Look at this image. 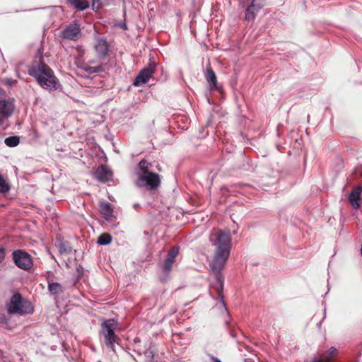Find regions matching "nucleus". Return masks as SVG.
Listing matches in <instances>:
<instances>
[{
  "label": "nucleus",
  "mask_w": 362,
  "mask_h": 362,
  "mask_svg": "<svg viewBox=\"0 0 362 362\" xmlns=\"http://www.w3.org/2000/svg\"><path fill=\"white\" fill-rule=\"evenodd\" d=\"M205 78L206 81L210 84L211 88H216V76L215 72L210 66H207L206 69Z\"/></svg>",
  "instance_id": "nucleus-17"
},
{
  "label": "nucleus",
  "mask_w": 362,
  "mask_h": 362,
  "mask_svg": "<svg viewBox=\"0 0 362 362\" xmlns=\"http://www.w3.org/2000/svg\"><path fill=\"white\" fill-rule=\"evenodd\" d=\"M10 187L6 180L4 179L2 175L0 174V192L6 193L8 192Z\"/></svg>",
  "instance_id": "nucleus-24"
},
{
  "label": "nucleus",
  "mask_w": 362,
  "mask_h": 362,
  "mask_svg": "<svg viewBox=\"0 0 362 362\" xmlns=\"http://www.w3.org/2000/svg\"><path fill=\"white\" fill-rule=\"evenodd\" d=\"M156 72V64H150L147 67L142 69L134 79L133 85L139 87L146 83Z\"/></svg>",
  "instance_id": "nucleus-7"
},
{
  "label": "nucleus",
  "mask_w": 362,
  "mask_h": 362,
  "mask_svg": "<svg viewBox=\"0 0 362 362\" xmlns=\"http://www.w3.org/2000/svg\"><path fill=\"white\" fill-rule=\"evenodd\" d=\"M211 360L213 361V362H221L218 358L214 356L211 357Z\"/></svg>",
  "instance_id": "nucleus-29"
},
{
  "label": "nucleus",
  "mask_w": 362,
  "mask_h": 362,
  "mask_svg": "<svg viewBox=\"0 0 362 362\" xmlns=\"http://www.w3.org/2000/svg\"><path fill=\"white\" fill-rule=\"evenodd\" d=\"M151 166V163L145 159L138 163L136 168L137 179L134 182L136 187L153 191L160 185V175L149 170Z\"/></svg>",
  "instance_id": "nucleus-3"
},
{
  "label": "nucleus",
  "mask_w": 362,
  "mask_h": 362,
  "mask_svg": "<svg viewBox=\"0 0 362 362\" xmlns=\"http://www.w3.org/2000/svg\"><path fill=\"white\" fill-rule=\"evenodd\" d=\"M13 259L15 264L23 270H28L33 266L30 255L23 250H15L13 252Z\"/></svg>",
  "instance_id": "nucleus-6"
},
{
  "label": "nucleus",
  "mask_w": 362,
  "mask_h": 362,
  "mask_svg": "<svg viewBox=\"0 0 362 362\" xmlns=\"http://www.w3.org/2000/svg\"><path fill=\"white\" fill-rule=\"evenodd\" d=\"M112 241V237L108 233H103L101 234L97 240V243L100 245H107L110 244Z\"/></svg>",
  "instance_id": "nucleus-21"
},
{
  "label": "nucleus",
  "mask_w": 362,
  "mask_h": 362,
  "mask_svg": "<svg viewBox=\"0 0 362 362\" xmlns=\"http://www.w3.org/2000/svg\"><path fill=\"white\" fill-rule=\"evenodd\" d=\"M14 106L12 103L7 100H0V115L5 117H9L13 112Z\"/></svg>",
  "instance_id": "nucleus-16"
},
{
  "label": "nucleus",
  "mask_w": 362,
  "mask_h": 362,
  "mask_svg": "<svg viewBox=\"0 0 362 362\" xmlns=\"http://www.w3.org/2000/svg\"><path fill=\"white\" fill-rule=\"evenodd\" d=\"M48 291L52 296H57L64 293V288L62 285L58 282L48 281Z\"/></svg>",
  "instance_id": "nucleus-18"
},
{
  "label": "nucleus",
  "mask_w": 362,
  "mask_h": 362,
  "mask_svg": "<svg viewBox=\"0 0 362 362\" xmlns=\"http://www.w3.org/2000/svg\"><path fill=\"white\" fill-rule=\"evenodd\" d=\"M94 177L100 182H105L112 179V173L105 165H100L94 172Z\"/></svg>",
  "instance_id": "nucleus-12"
},
{
  "label": "nucleus",
  "mask_w": 362,
  "mask_h": 362,
  "mask_svg": "<svg viewBox=\"0 0 362 362\" xmlns=\"http://www.w3.org/2000/svg\"><path fill=\"white\" fill-rule=\"evenodd\" d=\"M230 335H231V337H233L234 338L236 337V334L233 332H230Z\"/></svg>",
  "instance_id": "nucleus-31"
},
{
  "label": "nucleus",
  "mask_w": 362,
  "mask_h": 362,
  "mask_svg": "<svg viewBox=\"0 0 362 362\" xmlns=\"http://www.w3.org/2000/svg\"><path fill=\"white\" fill-rule=\"evenodd\" d=\"M60 36L63 39L77 41L81 37V29L79 24L76 22L71 23L62 31Z\"/></svg>",
  "instance_id": "nucleus-8"
},
{
  "label": "nucleus",
  "mask_w": 362,
  "mask_h": 362,
  "mask_svg": "<svg viewBox=\"0 0 362 362\" xmlns=\"http://www.w3.org/2000/svg\"><path fill=\"white\" fill-rule=\"evenodd\" d=\"M210 242L216 247L214 256L209 264L210 270L218 283L216 290L218 295L223 300L222 295L223 289L224 279L222 271L229 257L231 247V237L228 230H218L211 233L209 237Z\"/></svg>",
  "instance_id": "nucleus-1"
},
{
  "label": "nucleus",
  "mask_w": 362,
  "mask_h": 362,
  "mask_svg": "<svg viewBox=\"0 0 362 362\" xmlns=\"http://www.w3.org/2000/svg\"><path fill=\"white\" fill-rule=\"evenodd\" d=\"M361 255L362 256V244H361Z\"/></svg>",
  "instance_id": "nucleus-34"
},
{
  "label": "nucleus",
  "mask_w": 362,
  "mask_h": 362,
  "mask_svg": "<svg viewBox=\"0 0 362 362\" xmlns=\"http://www.w3.org/2000/svg\"><path fill=\"white\" fill-rule=\"evenodd\" d=\"M3 90L0 89V95L2 94Z\"/></svg>",
  "instance_id": "nucleus-35"
},
{
  "label": "nucleus",
  "mask_w": 362,
  "mask_h": 362,
  "mask_svg": "<svg viewBox=\"0 0 362 362\" xmlns=\"http://www.w3.org/2000/svg\"><path fill=\"white\" fill-rule=\"evenodd\" d=\"M138 207H139V204H135L134 205V209H137Z\"/></svg>",
  "instance_id": "nucleus-32"
},
{
  "label": "nucleus",
  "mask_w": 362,
  "mask_h": 362,
  "mask_svg": "<svg viewBox=\"0 0 362 362\" xmlns=\"http://www.w3.org/2000/svg\"><path fill=\"white\" fill-rule=\"evenodd\" d=\"M263 6L264 4L260 0H252L251 4L245 10V19L247 21H254L257 13Z\"/></svg>",
  "instance_id": "nucleus-10"
},
{
  "label": "nucleus",
  "mask_w": 362,
  "mask_h": 362,
  "mask_svg": "<svg viewBox=\"0 0 362 362\" xmlns=\"http://www.w3.org/2000/svg\"><path fill=\"white\" fill-rule=\"evenodd\" d=\"M4 358H6V356H4L3 351L0 349V361L1 362H10V361L5 360Z\"/></svg>",
  "instance_id": "nucleus-28"
},
{
  "label": "nucleus",
  "mask_w": 362,
  "mask_h": 362,
  "mask_svg": "<svg viewBox=\"0 0 362 362\" xmlns=\"http://www.w3.org/2000/svg\"><path fill=\"white\" fill-rule=\"evenodd\" d=\"M7 311L9 314H18L24 315L33 313L32 303L24 298L19 293H14L8 303L6 305Z\"/></svg>",
  "instance_id": "nucleus-4"
},
{
  "label": "nucleus",
  "mask_w": 362,
  "mask_h": 362,
  "mask_svg": "<svg viewBox=\"0 0 362 362\" xmlns=\"http://www.w3.org/2000/svg\"><path fill=\"white\" fill-rule=\"evenodd\" d=\"M94 49L96 52L97 57L99 59H103L107 57L110 51V45L105 38L97 37L95 38Z\"/></svg>",
  "instance_id": "nucleus-9"
},
{
  "label": "nucleus",
  "mask_w": 362,
  "mask_h": 362,
  "mask_svg": "<svg viewBox=\"0 0 362 362\" xmlns=\"http://www.w3.org/2000/svg\"><path fill=\"white\" fill-rule=\"evenodd\" d=\"M0 324L5 325L7 327L8 319L4 314H0Z\"/></svg>",
  "instance_id": "nucleus-26"
},
{
  "label": "nucleus",
  "mask_w": 362,
  "mask_h": 362,
  "mask_svg": "<svg viewBox=\"0 0 362 362\" xmlns=\"http://www.w3.org/2000/svg\"><path fill=\"white\" fill-rule=\"evenodd\" d=\"M100 0H93V6H94L95 4H99Z\"/></svg>",
  "instance_id": "nucleus-30"
},
{
  "label": "nucleus",
  "mask_w": 362,
  "mask_h": 362,
  "mask_svg": "<svg viewBox=\"0 0 362 362\" xmlns=\"http://www.w3.org/2000/svg\"><path fill=\"white\" fill-rule=\"evenodd\" d=\"M118 323L114 319L105 320L101 324L100 334L104 338L105 344L115 351V345L118 344L119 338L115 334Z\"/></svg>",
  "instance_id": "nucleus-5"
},
{
  "label": "nucleus",
  "mask_w": 362,
  "mask_h": 362,
  "mask_svg": "<svg viewBox=\"0 0 362 362\" xmlns=\"http://www.w3.org/2000/svg\"><path fill=\"white\" fill-rule=\"evenodd\" d=\"M337 354V350L331 347L327 352L320 355L318 358H313L310 362H332Z\"/></svg>",
  "instance_id": "nucleus-14"
},
{
  "label": "nucleus",
  "mask_w": 362,
  "mask_h": 362,
  "mask_svg": "<svg viewBox=\"0 0 362 362\" xmlns=\"http://www.w3.org/2000/svg\"><path fill=\"white\" fill-rule=\"evenodd\" d=\"M68 2L78 11H84L90 6L87 0H68Z\"/></svg>",
  "instance_id": "nucleus-19"
},
{
  "label": "nucleus",
  "mask_w": 362,
  "mask_h": 362,
  "mask_svg": "<svg viewBox=\"0 0 362 362\" xmlns=\"http://www.w3.org/2000/svg\"><path fill=\"white\" fill-rule=\"evenodd\" d=\"M100 211L106 218L112 216L113 209L112 205L107 202H100Z\"/></svg>",
  "instance_id": "nucleus-20"
},
{
  "label": "nucleus",
  "mask_w": 362,
  "mask_h": 362,
  "mask_svg": "<svg viewBox=\"0 0 362 362\" xmlns=\"http://www.w3.org/2000/svg\"><path fill=\"white\" fill-rule=\"evenodd\" d=\"M2 123H3V120H2V119L0 117V125H1V124H2Z\"/></svg>",
  "instance_id": "nucleus-33"
},
{
  "label": "nucleus",
  "mask_w": 362,
  "mask_h": 362,
  "mask_svg": "<svg viewBox=\"0 0 362 362\" xmlns=\"http://www.w3.org/2000/svg\"><path fill=\"white\" fill-rule=\"evenodd\" d=\"M5 258V249L4 247H0V263Z\"/></svg>",
  "instance_id": "nucleus-27"
},
{
  "label": "nucleus",
  "mask_w": 362,
  "mask_h": 362,
  "mask_svg": "<svg viewBox=\"0 0 362 362\" xmlns=\"http://www.w3.org/2000/svg\"><path fill=\"white\" fill-rule=\"evenodd\" d=\"M81 68L89 74H99L105 71V64L91 60L84 64Z\"/></svg>",
  "instance_id": "nucleus-11"
},
{
  "label": "nucleus",
  "mask_w": 362,
  "mask_h": 362,
  "mask_svg": "<svg viewBox=\"0 0 362 362\" xmlns=\"http://www.w3.org/2000/svg\"><path fill=\"white\" fill-rule=\"evenodd\" d=\"M41 56L38 62L34 63L29 68V74L35 78L37 83L44 89L54 90L59 83L52 69L42 61Z\"/></svg>",
  "instance_id": "nucleus-2"
},
{
  "label": "nucleus",
  "mask_w": 362,
  "mask_h": 362,
  "mask_svg": "<svg viewBox=\"0 0 362 362\" xmlns=\"http://www.w3.org/2000/svg\"><path fill=\"white\" fill-rule=\"evenodd\" d=\"M146 362H152L154 360V351L151 348L144 351Z\"/></svg>",
  "instance_id": "nucleus-25"
},
{
  "label": "nucleus",
  "mask_w": 362,
  "mask_h": 362,
  "mask_svg": "<svg viewBox=\"0 0 362 362\" xmlns=\"http://www.w3.org/2000/svg\"><path fill=\"white\" fill-rule=\"evenodd\" d=\"M179 247L175 246L168 252L163 266L164 272L168 273L171 270L175 257L179 253Z\"/></svg>",
  "instance_id": "nucleus-13"
},
{
  "label": "nucleus",
  "mask_w": 362,
  "mask_h": 362,
  "mask_svg": "<svg viewBox=\"0 0 362 362\" xmlns=\"http://www.w3.org/2000/svg\"><path fill=\"white\" fill-rule=\"evenodd\" d=\"M361 192L362 187H358L352 190L349 196V201L355 209H358L360 207L359 199Z\"/></svg>",
  "instance_id": "nucleus-15"
},
{
  "label": "nucleus",
  "mask_w": 362,
  "mask_h": 362,
  "mask_svg": "<svg viewBox=\"0 0 362 362\" xmlns=\"http://www.w3.org/2000/svg\"><path fill=\"white\" fill-rule=\"evenodd\" d=\"M4 143L7 146L15 147L20 143V139L17 136H9L5 139Z\"/></svg>",
  "instance_id": "nucleus-22"
},
{
  "label": "nucleus",
  "mask_w": 362,
  "mask_h": 362,
  "mask_svg": "<svg viewBox=\"0 0 362 362\" xmlns=\"http://www.w3.org/2000/svg\"><path fill=\"white\" fill-rule=\"evenodd\" d=\"M58 249L60 254L70 253L71 252V248L65 242H60L58 245Z\"/></svg>",
  "instance_id": "nucleus-23"
}]
</instances>
